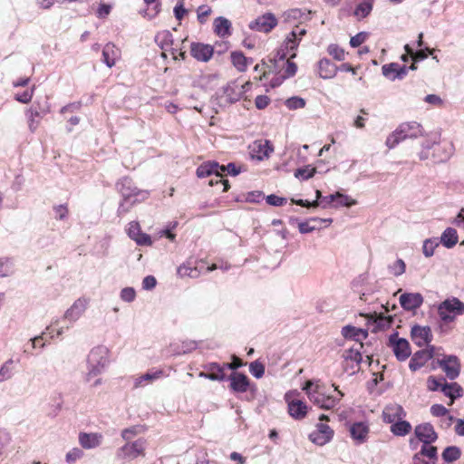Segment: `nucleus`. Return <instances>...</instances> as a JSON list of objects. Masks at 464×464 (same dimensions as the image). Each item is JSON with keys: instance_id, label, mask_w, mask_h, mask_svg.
Wrapping results in <instances>:
<instances>
[{"instance_id": "1", "label": "nucleus", "mask_w": 464, "mask_h": 464, "mask_svg": "<svg viewBox=\"0 0 464 464\" xmlns=\"http://www.w3.org/2000/svg\"><path fill=\"white\" fill-rule=\"evenodd\" d=\"M196 173L199 179H208V185L220 188L221 192H225L229 188L228 180L223 179L225 168L216 161L202 163L198 167Z\"/></svg>"}, {"instance_id": "2", "label": "nucleus", "mask_w": 464, "mask_h": 464, "mask_svg": "<svg viewBox=\"0 0 464 464\" xmlns=\"http://www.w3.org/2000/svg\"><path fill=\"white\" fill-rule=\"evenodd\" d=\"M110 351L104 345H98L91 350L87 357L86 381L102 374L110 363Z\"/></svg>"}, {"instance_id": "3", "label": "nucleus", "mask_w": 464, "mask_h": 464, "mask_svg": "<svg viewBox=\"0 0 464 464\" xmlns=\"http://www.w3.org/2000/svg\"><path fill=\"white\" fill-rule=\"evenodd\" d=\"M334 390L338 392V398L331 395H325L320 392L319 385H315L314 388V382L307 381L303 388L305 392L308 399L321 409L331 410L334 408L340 400L343 397V392L338 390V387L333 384Z\"/></svg>"}, {"instance_id": "4", "label": "nucleus", "mask_w": 464, "mask_h": 464, "mask_svg": "<svg viewBox=\"0 0 464 464\" xmlns=\"http://www.w3.org/2000/svg\"><path fill=\"white\" fill-rule=\"evenodd\" d=\"M423 135V130L416 121L401 123L386 140L389 149H393L397 144L406 139H417Z\"/></svg>"}, {"instance_id": "5", "label": "nucleus", "mask_w": 464, "mask_h": 464, "mask_svg": "<svg viewBox=\"0 0 464 464\" xmlns=\"http://www.w3.org/2000/svg\"><path fill=\"white\" fill-rule=\"evenodd\" d=\"M438 314L444 323H450L464 314V303L457 297L447 298L439 304Z\"/></svg>"}, {"instance_id": "6", "label": "nucleus", "mask_w": 464, "mask_h": 464, "mask_svg": "<svg viewBox=\"0 0 464 464\" xmlns=\"http://www.w3.org/2000/svg\"><path fill=\"white\" fill-rule=\"evenodd\" d=\"M117 189L124 200H131V203L145 201L149 198V192L137 188L129 178L121 179L117 183Z\"/></svg>"}, {"instance_id": "7", "label": "nucleus", "mask_w": 464, "mask_h": 464, "mask_svg": "<svg viewBox=\"0 0 464 464\" xmlns=\"http://www.w3.org/2000/svg\"><path fill=\"white\" fill-rule=\"evenodd\" d=\"M146 441L139 439L132 442H127L119 448L115 454V459L122 463L135 459L139 456H144Z\"/></svg>"}, {"instance_id": "8", "label": "nucleus", "mask_w": 464, "mask_h": 464, "mask_svg": "<svg viewBox=\"0 0 464 464\" xmlns=\"http://www.w3.org/2000/svg\"><path fill=\"white\" fill-rule=\"evenodd\" d=\"M306 34V30L300 26H295L293 31L287 35L283 47L278 51L277 56L279 59H285L289 55L290 59L296 56L295 51L298 47L300 41L304 35Z\"/></svg>"}, {"instance_id": "9", "label": "nucleus", "mask_w": 464, "mask_h": 464, "mask_svg": "<svg viewBox=\"0 0 464 464\" xmlns=\"http://www.w3.org/2000/svg\"><path fill=\"white\" fill-rule=\"evenodd\" d=\"M90 299L84 296L76 299L72 304L65 311L63 318L71 324L78 321L87 310Z\"/></svg>"}, {"instance_id": "10", "label": "nucleus", "mask_w": 464, "mask_h": 464, "mask_svg": "<svg viewBox=\"0 0 464 464\" xmlns=\"http://www.w3.org/2000/svg\"><path fill=\"white\" fill-rule=\"evenodd\" d=\"M389 345L399 361H405L411 354L409 342L404 338H400L397 333L390 336Z\"/></svg>"}, {"instance_id": "11", "label": "nucleus", "mask_w": 464, "mask_h": 464, "mask_svg": "<svg viewBox=\"0 0 464 464\" xmlns=\"http://www.w3.org/2000/svg\"><path fill=\"white\" fill-rule=\"evenodd\" d=\"M266 198V203H285L286 198H281L276 195L271 194L267 197H265L264 193L259 190L251 191L242 196H239L237 198V202H246V203H260Z\"/></svg>"}, {"instance_id": "12", "label": "nucleus", "mask_w": 464, "mask_h": 464, "mask_svg": "<svg viewBox=\"0 0 464 464\" xmlns=\"http://www.w3.org/2000/svg\"><path fill=\"white\" fill-rule=\"evenodd\" d=\"M334 437V430L327 424L320 422L316 424V429L309 434V440L318 445L324 446Z\"/></svg>"}, {"instance_id": "13", "label": "nucleus", "mask_w": 464, "mask_h": 464, "mask_svg": "<svg viewBox=\"0 0 464 464\" xmlns=\"http://www.w3.org/2000/svg\"><path fill=\"white\" fill-rule=\"evenodd\" d=\"M128 236L136 242L139 246H151L152 240L150 235L143 233L140 229V226L136 221L129 223L127 229Z\"/></svg>"}, {"instance_id": "14", "label": "nucleus", "mask_w": 464, "mask_h": 464, "mask_svg": "<svg viewBox=\"0 0 464 464\" xmlns=\"http://www.w3.org/2000/svg\"><path fill=\"white\" fill-rule=\"evenodd\" d=\"M277 24V20L274 14L267 13L262 16L257 17L255 21L251 22L249 27L252 30L258 32L268 33Z\"/></svg>"}, {"instance_id": "15", "label": "nucleus", "mask_w": 464, "mask_h": 464, "mask_svg": "<svg viewBox=\"0 0 464 464\" xmlns=\"http://www.w3.org/2000/svg\"><path fill=\"white\" fill-rule=\"evenodd\" d=\"M439 364L450 380H454L459 376L460 364L456 356H444L439 361Z\"/></svg>"}, {"instance_id": "16", "label": "nucleus", "mask_w": 464, "mask_h": 464, "mask_svg": "<svg viewBox=\"0 0 464 464\" xmlns=\"http://www.w3.org/2000/svg\"><path fill=\"white\" fill-rule=\"evenodd\" d=\"M414 432L418 440L422 443L431 444L438 439L433 426L430 423H422L416 426Z\"/></svg>"}, {"instance_id": "17", "label": "nucleus", "mask_w": 464, "mask_h": 464, "mask_svg": "<svg viewBox=\"0 0 464 464\" xmlns=\"http://www.w3.org/2000/svg\"><path fill=\"white\" fill-rule=\"evenodd\" d=\"M400 304L403 309L413 311L423 304V296L420 293H405L400 296Z\"/></svg>"}, {"instance_id": "18", "label": "nucleus", "mask_w": 464, "mask_h": 464, "mask_svg": "<svg viewBox=\"0 0 464 464\" xmlns=\"http://www.w3.org/2000/svg\"><path fill=\"white\" fill-rule=\"evenodd\" d=\"M382 72L386 78L395 81L396 79H403L408 73V68L400 66L397 63H391L382 65Z\"/></svg>"}, {"instance_id": "19", "label": "nucleus", "mask_w": 464, "mask_h": 464, "mask_svg": "<svg viewBox=\"0 0 464 464\" xmlns=\"http://www.w3.org/2000/svg\"><path fill=\"white\" fill-rule=\"evenodd\" d=\"M405 415L403 408L396 403L387 405L382 411L383 421L391 424L401 420Z\"/></svg>"}, {"instance_id": "20", "label": "nucleus", "mask_w": 464, "mask_h": 464, "mask_svg": "<svg viewBox=\"0 0 464 464\" xmlns=\"http://www.w3.org/2000/svg\"><path fill=\"white\" fill-rule=\"evenodd\" d=\"M351 5H355L353 15L362 20L366 18L372 11L375 0H347Z\"/></svg>"}, {"instance_id": "21", "label": "nucleus", "mask_w": 464, "mask_h": 464, "mask_svg": "<svg viewBox=\"0 0 464 464\" xmlns=\"http://www.w3.org/2000/svg\"><path fill=\"white\" fill-rule=\"evenodd\" d=\"M411 335L412 341L420 347L428 344L431 341L430 328L428 326H413Z\"/></svg>"}, {"instance_id": "22", "label": "nucleus", "mask_w": 464, "mask_h": 464, "mask_svg": "<svg viewBox=\"0 0 464 464\" xmlns=\"http://www.w3.org/2000/svg\"><path fill=\"white\" fill-rule=\"evenodd\" d=\"M191 55L200 62H208L213 55L214 49L209 44H192L190 49Z\"/></svg>"}, {"instance_id": "23", "label": "nucleus", "mask_w": 464, "mask_h": 464, "mask_svg": "<svg viewBox=\"0 0 464 464\" xmlns=\"http://www.w3.org/2000/svg\"><path fill=\"white\" fill-rule=\"evenodd\" d=\"M249 148L252 158H256L259 160L268 157L269 153L273 151V148L268 140H256Z\"/></svg>"}, {"instance_id": "24", "label": "nucleus", "mask_w": 464, "mask_h": 464, "mask_svg": "<svg viewBox=\"0 0 464 464\" xmlns=\"http://www.w3.org/2000/svg\"><path fill=\"white\" fill-rule=\"evenodd\" d=\"M102 441V435L100 433H86L81 432L79 434V443L86 450H91L99 447Z\"/></svg>"}, {"instance_id": "25", "label": "nucleus", "mask_w": 464, "mask_h": 464, "mask_svg": "<svg viewBox=\"0 0 464 464\" xmlns=\"http://www.w3.org/2000/svg\"><path fill=\"white\" fill-rule=\"evenodd\" d=\"M230 388L235 392H245L249 386V380L244 373L233 372L229 376Z\"/></svg>"}, {"instance_id": "26", "label": "nucleus", "mask_w": 464, "mask_h": 464, "mask_svg": "<svg viewBox=\"0 0 464 464\" xmlns=\"http://www.w3.org/2000/svg\"><path fill=\"white\" fill-rule=\"evenodd\" d=\"M121 56V51L113 44L108 43L102 50V61L110 68H111Z\"/></svg>"}, {"instance_id": "27", "label": "nucleus", "mask_w": 464, "mask_h": 464, "mask_svg": "<svg viewBox=\"0 0 464 464\" xmlns=\"http://www.w3.org/2000/svg\"><path fill=\"white\" fill-rule=\"evenodd\" d=\"M251 86L250 82H246L241 85H238L237 83L229 84L226 89V94L229 102H234L238 101L241 96L249 90Z\"/></svg>"}, {"instance_id": "28", "label": "nucleus", "mask_w": 464, "mask_h": 464, "mask_svg": "<svg viewBox=\"0 0 464 464\" xmlns=\"http://www.w3.org/2000/svg\"><path fill=\"white\" fill-rule=\"evenodd\" d=\"M164 372L162 370H157L154 372H148L134 379V388H141L146 385L152 383L154 381L163 377Z\"/></svg>"}, {"instance_id": "29", "label": "nucleus", "mask_w": 464, "mask_h": 464, "mask_svg": "<svg viewBox=\"0 0 464 464\" xmlns=\"http://www.w3.org/2000/svg\"><path fill=\"white\" fill-rule=\"evenodd\" d=\"M337 67L330 60L324 58L318 62V73L323 79H332L336 75Z\"/></svg>"}, {"instance_id": "30", "label": "nucleus", "mask_w": 464, "mask_h": 464, "mask_svg": "<svg viewBox=\"0 0 464 464\" xmlns=\"http://www.w3.org/2000/svg\"><path fill=\"white\" fill-rule=\"evenodd\" d=\"M307 405L300 400L288 401V412L295 420H302L306 416Z\"/></svg>"}, {"instance_id": "31", "label": "nucleus", "mask_w": 464, "mask_h": 464, "mask_svg": "<svg viewBox=\"0 0 464 464\" xmlns=\"http://www.w3.org/2000/svg\"><path fill=\"white\" fill-rule=\"evenodd\" d=\"M19 362L17 359L14 361L9 358L0 366V383L11 380L15 373V365Z\"/></svg>"}, {"instance_id": "32", "label": "nucleus", "mask_w": 464, "mask_h": 464, "mask_svg": "<svg viewBox=\"0 0 464 464\" xmlns=\"http://www.w3.org/2000/svg\"><path fill=\"white\" fill-rule=\"evenodd\" d=\"M343 369L346 372H348L349 362L355 363V365L358 367L362 360V356L360 352V348H353V347L345 350L343 353Z\"/></svg>"}, {"instance_id": "33", "label": "nucleus", "mask_w": 464, "mask_h": 464, "mask_svg": "<svg viewBox=\"0 0 464 464\" xmlns=\"http://www.w3.org/2000/svg\"><path fill=\"white\" fill-rule=\"evenodd\" d=\"M350 433L353 440H357V442H363L369 433V427L364 422H355L350 428Z\"/></svg>"}, {"instance_id": "34", "label": "nucleus", "mask_w": 464, "mask_h": 464, "mask_svg": "<svg viewBox=\"0 0 464 464\" xmlns=\"http://www.w3.org/2000/svg\"><path fill=\"white\" fill-rule=\"evenodd\" d=\"M311 11L302 10L298 8L290 9L284 13L283 16L285 22H303L308 20Z\"/></svg>"}, {"instance_id": "35", "label": "nucleus", "mask_w": 464, "mask_h": 464, "mask_svg": "<svg viewBox=\"0 0 464 464\" xmlns=\"http://www.w3.org/2000/svg\"><path fill=\"white\" fill-rule=\"evenodd\" d=\"M155 41L158 45L163 50L162 56L166 57V52L169 51V48L171 47L174 44L173 36L169 31H162L156 34Z\"/></svg>"}, {"instance_id": "36", "label": "nucleus", "mask_w": 464, "mask_h": 464, "mask_svg": "<svg viewBox=\"0 0 464 464\" xmlns=\"http://www.w3.org/2000/svg\"><path fill=\"white\" fill-rule=\"evenodd\" d=\"M342 334L346 339H352L355 341L364 340L368 336L367 331L361 328H356L352 325H346L343 327Z\"/></svg>"}, {"instance_id": "37", "label": "nucleus", "mask_w": 464, "mask_h": 464, "mask_svg": "<svg viewBox=\"0 0 464 464\" xmlns=\"http://www.w3.org/2000/svg\"><path fill=\"white\" fill-rule=\"evenodd\" d=\"M437 448L430 444L423 443L420 450L417 452L414 457L427 458V461L424 464H436L437 461Z\"/></svg>"}, {"instance_id": "38", "label": "nucleus", "mask_w": 464, "mask_h": 464, "mask_svg": "<svg viewBox=\"0 0 464 464\" xmlns=\"http://www.w3.org/2000/svg\"><path fill=\"white\" fill-rule=\"evenodd\" d=\"M445 247L452 248L459 241L457 230L452 227L446 228L439 240Z\"/></svg>"}, {"instance_id": "39", "label": "nucleus", "mask_w": 464, "mask_h": 464, "mask_svg": "<svg viewBox=\"0 0 464 464\" xmlns=\"http://www.w3.org/2000/svg\"><path fill=\"white\" fill-rule=\"evenodd\" d=\"M430 358V354L426 351H418L411 357L409 367L412 372L420 369Z\"/></svg>"}, {"instance_id": "40", "label": "nucleus", "mask_w": 464, "mask_h": 464, "mask_svg": "<svg viewBox=\"0 0 464 464\" xmlns=\"http://www.w3.org/2000/svg\"><path fill=\"white\" fill-rule=\"evenodd\" d=\"M441 392L444 393L445 396H447L450 399V405H451L453 403V401L456 398L462 396V393H461L462 389L456 382L448 383L446 382L445 384H443Z\"/></svg>"}, {"instance_id": "41", "label": "nucleus", "mask_w": 464, "mask_h": 464, "mask_svg": "<svg viewBox=\"0 0 464 464\" xmlns=\"http://www.w3.org/2000/svg\"><path fill=\"white\" fill-rule=\"evenodd\" d=\"M215 32L219 36H226L230 34L231 23L222 16L218 17L214 21Z\"/></svg>"}, {"instance_id": "42", "label": "nucleus", "mask_w": 464, "mask_h": 464, "mask_svg": "<svg viewBox=\"0 0 464 464\" xmlns=\"http://www.w3.org/2000/svg\"><path fill=\"white\" fill-rule=\"evenodd\" d=\"M28 128L31 132H34L40 125L41 115L37 110L30 108L26 111Z\"/></svg>"}, {"instance_id": "43", "label": "nucleus", "mask_w": 464, "mask_h": 464, "mask_svg": "<svg viewBox=\"0 0 464 464\" xmlns=\"http://www.w3.org/2000/svg\"><path fill=\"white\" fill-rule=\"evenodd\" d=\"M411 430V425L406 420H397L391 426V431L396 436H405Z\"/></svg>"}, {"instance_id": "44", "label": "nucleus", "mask_w": 464, "mask_h": 464, "mask_svg": "<svg viewBox=\"0 0 464 464\" xmlns=\"http://www.w3.org/2000/svg\"><path fill=\"white\" fill-rule=\"evenodd\" d=\"M393 322L392 316L375 315V319L372 323L373 331H382L389 328Z\"/></svg>"}, {"instance_id": "45", "label": "nucleus", "mask_w": 464, "mask_h": 464, "mask_svg": "<svg viewBox=\"0 0 464 464\" xmlns=\"http://www.w3.org/2000/svg\"><path fill=\"white\" fill-rule=\"evenodd\" d=\"M231 61L233 65L240 72H245L247 67L246 57L239 52H234L231 53Z\"/></svg>"}, {"instance_id": "46", "label": "nucleus", "mask_w": 464, "mask_h": 464, "mask_svg": "<svg viewBox=\"0 0 464 464\" xmlns=\"http://www.w3.org/2000/svg\"><path fill=\"white\" fill-rule=\"evenodd\" d=\"M440 241L437 237L428 238L424 240L422 246V252L426 257H430L434 255L435 249L440 246Z\"/></svg>"}, {"instance_id": "47", "label": "nucleus", "mask_w": 464, "mask_h": 464, "mask_svg": "<svg viewBox=\"0 0 464 464\" xmlns=\"http://www.w3.org/2000/svg\"><path fill=\"white\" fill-rule=\"evenodd\" d=\"M290 224L298 227L301 234H308L314 231V226H312L308 219L290 218Z\"/></svg>"}, {"instance_id": "48", "label": "nucleus", "mask_w": 464, "mask_h": 464, "mask_svg": "<svg viewBox=\"0 0 464 464\" xmlns=\"http://www.w3.org/2000/svg\"><path fill=\"white\" fill-rule=\"evenodd\" d=\"M430 412L433 416L443 417L447 416L445 424L447 427L450 426L453 420V417L448 415V410L441 404H434L430 408Z\"/></svg>"}, {"instance_id": "49", "label": "nucleus", "mask_w": 464, "mask_h": 464, "mask_svg": "<svg viewBox=\"0 0 464 464\" xmlns=\"http://www.w3.org/2000/svg\"><path fill=\"white\" fill-rule=\"evenodd\" d=\"M460 450L456 446L447 447L442 452V459L446 462H453L460 458Z\"/></svg>"}, {"instance_id": "50", "label": "nucleus", "mask_w": 464, "mask_h": 464, "mask_svg": "<svg viewBox=\"0 0 464 464\" xmlns=\"http://www.w3.org/2000/svg\"><path fill=\"white\" fill-rule=\"evenodd\" d=\"M404 50L409 54H411V57L412 58V60L414 62L422 61V60L426 59L428 57V53L426 52H428L430 54H432L434 52L433 49L426 48L425 50H420V51H417L416 53H414L409 44H406L404 46Z\"/></svg>"}, {"instance_id": "51", "label": "nucleus", "mask_w": 464, "mask_h": 464, "mask_svg": "<svg viewBox=\"0 0 464 464\" xmlns=\"http://www.w3.org/2000/svg\"><path fill=\"white\" fill-rule=\"evenodd\" d=\"M178 274L181 277L188 276L191 278H196L199 276V271L197 267H192L189 264H183L179 266Z\"/></svg>"}, {"instance_id": "52", "label": "nucleus", "mask_w": 464, "mask_h": 464, "mask_svg": "<svg viewBox=\"0 0 464 464\" xmlns=\"http://www.w3.org/2000/svg\"><path fill=\"white\" fill-rule=\"evenodd\" d=\"M204 369L214 376H221L222 381L226 379L224 364L221 365L218 362H209L204 366Z\"/></svg>"}, {"instance_id": "53", "label": "nucleus", "mask_w": 464, "mask_h": 464, "mask_svg": "<svg viewBox=\"0 0 464 464\" xmlns=\"http://www.w3.org/2000/svg\"><path fill=\"white\" fill-rule=\"evenodd\" d=\"M390 274L394 276H400L405 273L406 264L402 259H397L394 263L388 266Z\"/></svg>"}, {"instance_id": "54", "label": "nucleus", "mask_w": 464, "mask_h": 464, "mask_svg": "<svg viewBox=\"0 0 464 464\" xmlns=\"http://www.w3.org/2000/svg\"><path fill=\"white\" fill-rule=\"evenodd\" d=\"M14 271V265L10 258H0V277L10 276Z\"/></svg>"}, {"instance_id": "55", "label": "nucleus", "mask_w": 464, "mask_h": 464, "mask_svg": "<svg viewBox=\"0 0 464 464\" xmlns=\"http://www.w3.org/2000/svg\"><path fill=\"white\" fill-rule=\"evenodd\" d=\"M326 200H328L330 203L336 201V203H356V201L353 198H351L349 196L342 193V192H336L330 194L329 196L324 198Z\"/></svg>"}, {"instance_id": "56", "label": "nucleus", "mask_w": 464, "mask_h": 464, "mask_svg": "<svg viewBox=\"0 0 464 464\" xmlns=\"http://www.w3.org/2000/svg\"><path fill=\"white\" fill-rule=\"evenodd\" d=\"M143 430L141 426L136 425L121 430V438L129 441Z\"/></svg>"}, {"instance_id": "57", "label": "nucleus", "mask_w": 464, "mask_h": 464, "mask_svg": "<svg viewBox=\"0 0 464 464\" xmlns=\"http://www.w3.org/2000/svg\"><path fill=\"white\" fill-rule=\"evenodd\" d=\"M328 53L337 61H343L345 58L344 50L337 44H330L327 48Z\"/></svg>"}, {"instance_id": "58", "label": "nucleus", "mask_w": 464, "mask_h": 464, "mask_svg": "<svg viewBox=\"0 0 464 464\" xmlns=\"http://www.w3.org/2000/svg\"><path fill=\"white\" fill-rule=\"evenodd\" d=\"M305 105V101L300 97H291L285 101V106L289 110H296L304 108Z\"/></svg>"}, {"instance_id": "59", "label": "nucleus", "mask_w": 464, "mask_h": 464, "mask_svg": "<svg viewBox=\"0 0 464 464\" xmlns=\"http://www.w3.org/2000/svg\"><path fill=\"white\" fill-rule=\"evenodd\" d=\"M307 219L310 221L312 226H314V231L326 227L333 222L332 218H311Z\"/></svg>"}, {"instance_id": "60", "label": "nucleus", "mask_w": 464, "mask_h": 464, "mask_svg": "<svg viewBox=\"0 0 464 464\" xmlns=\"http://www.w3.org/2000/svg\"><path fill=\"white\" fill-rule=\"evenodd\" d=\"M446 380L444 378L437 379L433 376H430L428 378L427 385L429 390L430 391H439L442 389L443 384H445Z\"/></svg>"}, {"instance_id": "61", "label": "nucleus", "mask_w": 464, "mask_h": 464, "mask_svg": "<svg viewBox=\"0 0 464 464\" xmlns=\"http://www.w3.org/2000/svg\"><path fill=\"white\" fill-rule=\"evenodd\" d=\"M315 173V169L311 168L310 166H306L304 168L297 169L295 172V176L296 178H300L303 179H308L314 176Z\"/></svg>"}, {"instance_id": "62", "label": "nucleus", "mask_w": 464, "mask_h": 464, "mask_svg": "<svg viewBox=\"0 0 464 464\" xmlns=\"http://www.w3.org/2000/svg\"><path fill=\"white\" fill-rule=\"evenodd\" d=\"M249 372L256 378H261L265 373V367L262 363L255 361L249 364Z\"/></svg>"}, {"instance_id": "63", "label": "nucleus", "mask_w": 464, "mask_h": 464, "mask_svg": "<svg viewBox=\"0 0 464 464\" xmlns=\"http://www.w3.org/2000/svg\"><path fill=\"white\" fill-rule=\"evenodd\" d=\"M83 456V451L79 448H73L66 453L65 459L69 464L74 463Z\"/></svg>"}, {"instance_id": "64", "label": "nucleus", "mask_w": 464, "mask_h": 464, "mask_svg": "<svg viewBox=\"0 0 464 464\" xmlns=\"http://www.w3.org/2000/svg\"><path fill=\"white\" fill-rule=\"evenodd\" d=\"M177 226H178V222H176V221L169 223L165 228L159 231V236L160 237H166L169 240L174 241L176 235L174 233H172V229H174Z\"/></svg>"}]
</instances>
